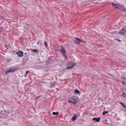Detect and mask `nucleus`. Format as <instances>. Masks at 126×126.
Returning a JSON list of instances; mask_svg holds the SVG:
<instances>
[{"label":"nucleus","mask_w":126,"mask_h":126,"mask_svg":"<svg viewBox=\"0 0 126 126\" xmlns=\"http://www.w3.org/2000/svg\"><path fill=\"white\" fill-rule=\"evenodd\" d=\"M60 51L62 53L63 57L65 58L66 57L67 55L66 54V51L64 49L63 46H62V48L60 49Z\"/></svg>","instance_id":"f257e3e1"},{"label":"nucleus","mask_w":126,"mask_h":126,"mask_svg":"<svg viewBox=\"0 0 126 126\" xmlns=\"http://www.w3.org/2000/svg\"><path fill=\"white\" fill-rule=\"evenodd\" d=\"M56 83V82L54 81L51 82V83L50 85L51 86H53Z\"/></svg>","instance_id":"f8f14e48"},{"label":"nucleus","mask_w":126,"mask_h":126,"mask_svg":"<svg viewBox=\"0 0 126 126\" xmlns=\"http://www.w3.org/2000/svg\"><path fill=\"white\" fill-rule=\"evenodd\" d=\"M58 114V112H53L52 113V114L53 115H57Z\"/></svg>","instance_id":"4468645a"},{"label":"nucleus","mask_w":126,"mask_h":126,"mask_svg":"<svg viewBox=\"0 0 126 126\" xmlns=\"http://www.w3.org/2000/svg\"><path fill=\"white\" fill-rule=\"evenodd\" d=\"M123 84H125V83L124 82H123Z\"/></svg>","instance_id":"4be33fe9"},{"label":"nucleus","mask_w":126,"mask_h":126,"mask_svg":"<svg viewBox=\"0 0 126 126\" xmlns=\"http://www.w3.org/2000/svg\"><path fill=\"white\" fill-rule=\"evenodd\" d=\"M125 108H126V106L124 105L121 102H119Z\"/></svg>","instance_id":"a211bd4d"},{"label":"nucleus","mask_w":126,"mask_h":126,"mask_svg":"<svg viewBox=\"0 0 126 126\" xmlns=\"http://www.w3.org/2000/svg\"><path fill=\"white\" fill-rule=\"evenodd\" d=\"M44 44H45V46L46 47H47V44L46 42L45 41H44Z\"/></svg>","instance_id":"aec40b11"},{"label":"nucleus","mask_w":126,"mask_h":126,"mask_svg":"<svg viewBox=\"0 0 126 126\" xmlns=\"http://www.w3.org/2000/svg\"><path fill=\"white\" fill-rule=\"evenodd\" d=\"M77 116L75 114H74L72 117V120L73 121H74L77 118Z\"/></svg>","instance_id":"1a4fd4ad"},{"label":"nucleus","mask_w":126,"mask_h":126,"mask_svg":"<svg viewBox=\"0 0 126 126\" xmlns=\"http://www.w3.org/2000/svg\"><path fill=\"white\" fill-rule=\"evenodd\" d=\"M29 72V71H26V75H27Z\"/></svg>","instance_id":"412c9836"},{"label":"nucleus","mask_w":126,"mask_h":126,"mask_svg":"<svg viewBox=\"0 0 126 126\" xmlns=\"http://www.w3.org/2000/svg\"><path fill=\"white\" fill-rule=\"evenodd\" d=\"M16 54L19 57H21L23 56V53L22 51H19L16 53Z\"/></svg>","instance_id":"0eeeda50"},{"label":"nucleus","mask_w":126,"mask_h":126,"mask_svg":"<svg viewBox=\"0 0 126 126\" xmlns=\"http://www.w3.org/2000/svg\"><path fill=\"white\" fill-rule=\"evenodd\" d=\"M75 65V64L74 63L71 62H70L67 65V68L68 69L72 68L74 67Z\"/></svg>","instance_id":"f03ea898"},{"label":"nucleus","mask_w":126,"mask_h":126,"mask_svg":"<svg viewBox=\"0 0 126 126\" xmlns=\"http://www.w3.org/2000/svg\"><path fill=\"white\" fill-rule=\"evenodd\" d=\"M100 118H93L92 120L93 121H95V122H99L100 121Z\"/></svg>","instance_id":"6e6552de"},{"label":"nucleus","mask_w":126,"mask_h":126,"mask_svg":"<svg viewBox=\"0 0 126 126\" xmlns=\"http://www.w3.org/2000/svg\"><path fill=\"white\" fill-rule=\"evenodd\" d=\"M79 41L77 40H74V42L77 44H80V43L79 42Z\"/></svg>","instance_id":"2eb2a0df"},{"label":"nucleus","mask_w":126,"mask_h":126,"mask_svg":"<svg viewBox=\"0 0 126 126\" xmlns=\"http://www.w3.org/2000/svg\"><path fill=\"white\" fill-rule=\"evenodd\" d=\"M109 113V111H104L103 112V115H104L106 113Z\"/></svg>","instance_id":"6ab92c4d"},{"label":"nucleus","mask_w":126,"mask_h":126,"mask_svg":"<svg viewBox=\"0 0 126 126\" xmlns=\"http://www.w3.org/2000/svg\"><path fill=\"white\" fill-rule=\"evenodd\" d=\"M25 54H26V53H25Z\"/></svg>","instance_id":"5701e85b"},{"label":"nucleus","mask_w":126,"mask_h":126,"mask_svg":"<svg viewBox=\"0 0 126 126\" xmlns=\"http://www.w3.org/2000/svg\"><path fill=\"white\" fill-rule=\"evenodd\" d=\"M75 97H72L69 99L68 101L73 103L75 104L76 103L77 101L75 99Z\"/></svg>","instance_id":"39448f33"},{"label":"nucleus","mask_w":126,"mask_h":126,"mask_svg":"<svg viewBox=\"0 0 126 126\" xmlns=\"http://www.w3.org/2000/svg\"><path fill=\"white\" fill-rule=\"evenodd\" d=\"M30 50L36 53H38V49H30Z\"/></svg>","instance_id":"9b49d317"},{"label":"nucleus","mask_w":126,"mask_h":126,"mask_svg":"<svg viewBox=\"0 0 126 126\" xmlns=\"http://www.w3.org/2000/svg\"><path fill=\"white\" fill-rule=\"evenodd\" d=\"M126 33V27L123 28L120 32H118V34L123 35Z\"/></svg>","instance_id":"7ed1b4c3"},{"label":"nucleus","mask_w":126,"mask_h":126,"mask_svg":"<svg viewBox=\"0 0 126 126\" xmlns=\"http://www.w3.org/2000/svg\"><path fill=\"white\" fill-rule=\"evenodd\" d=\"M112 3L113 4V7L115 8H116L118 9V8L119 6V5L117 4H113V3Z\"/></svg>","instance_id":"9d476101"},{"label":"nucleus","mask_w":126,"mask_h":126,"mask_svg":"<svg viewBox=\"0 0 126 126\" xmlns=\"http://www.w3.org/2000/svg\"><path fill=\"white\" fill-rule=\"evenodd\" d=\"M17 70V69L16 68H11L6 71H5V74H7L9 72H13L16 71Z\"/></svg>","instance_id":"20e7f679"},{"label":"nucleus","mask_w":126,"mask_h":126,"mask_svg":"<svg viewBox=\"0 0 126 126\" xmlns=\"http://www.w3.org/2000/svg\"><path fill=\"white\" fill-rule=\"evenodd\" d=\"M122 96H123L124 97H126V94L124 93H123L122 94Z\"/></svg>","instance_id":"f3484780"},{"label":"nucleus","mask_w":126,"mask_h":126,"mask_svg":"<svg viewBox=\"0 0 126 126\" xmlns=\"http://www.w3.org/2000/svg\"><path fill=\"white\" fill-rule=\"evenodd\" d=\"M75 92L76 93L79 94L80 92L78 90L76 89L75 90Z\"/></svg>","instance_id":"dca6fc26"},{"label":"nucleus","mask_w":126,"mask_h":126,"mask_svg":"<svg viewBox=\"0 0 126 126\" xmlns=\"http://www.w3.org/2000/svg\"><path fill=\"white\" fill-rule=\"evenodd\" d=\"M118 9L120 10L125 11V7L121 5H119L118 8Z\"/></svg>","instance_id":"423d86ee"},{"label":"nucleus","mask_w":126,"mask_h":126,"mask_svg":"<svg viewBox=\"0 0 126 126\" xmlns=\"http://www.w3.org/2000/svg\"><path fill=\"white\" fill-rule=\"evenodd\" d=\"M76 40H78V41H81V42H84V43H85V42L84 41H82V40H81L77 38V37H76Z\"/></svg>","instance_id":"ddd939ff"}]
</instances>
